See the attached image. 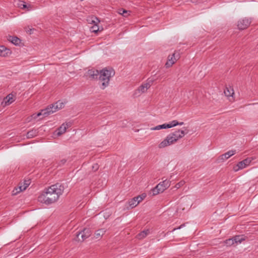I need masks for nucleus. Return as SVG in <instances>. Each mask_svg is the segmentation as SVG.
<instances>
[{
    "mask_svg": "<svg viewBox=\"0 0 258 258\" xmlns=\"http://www.w3.org/2000/svg\"><path fill=\"white\" fill-rule=\"evenodd\" d=\"M64 105V103L59 100L54 104L49 105L46 108L42 109L41 111L37 114H34L33 115V117L34 118H36L37 117L41 115H42L43 117L48 116L52 113L55 112L58 110L63 108Z\"/></svg>",
    "mask_w": 258,
    "mask_h": 258,
    "instance_id": "7ed1b4c3",
    "label": "nucleus"
},
{
    "mask_svg": "<svg viewBox=\"0 0 258 258\" xmlns=\"http://www.w3.org/2000/svg\"><path fill=\"white\" fill-rule=\"evenodd\" d=\"M183 123H184L183 122H178V125H180L183 124Z\"/></svg>",
    "mask_w": 258,
    "mask_h": 258,
    "instance_id": "c9c22d12",
    "label": "nucleus"
},
{
    "mask_svg": "<svg viewBox=\"0 0 258 258\" xmlns=\"http://www.w3.org/2000/svg\"><path fill=\"white\" fill-rule=\"evenodd\" d=\"M115 75V72L112 68H104L99 72V79L101 82V88L104 89L109 84L110 79Z\"/></svg>",
    "mask_w": 258,
    "mask_h": 258,
    "instance_id": "20e7f679",
    "label": "nucleus"
},
{
    "mask_svg": "<svg viewBox=\"0 0 258 258\" xmlns=\"http://www.w3.org/2000/svg\"><path fill=\"white\" fill-rule=\"evenodd\" d=\"M146 197V195L145 194H143L141 195H139L137 197H135V199L136 200H138V202H139V204Z\"/></svg>",
    "mask_w": 258,
    "mask_h": 258,
    "instance_id": "bb28decb",
    "label": "nucleus"
},
{
    "mask_svg": "<svg viewBox=\"0 0 258 258\" xmlns=\"http://www.w3.org/2000/svg\"><path fill=\"white\" fill-rule=\"evenodd\" d=\"M30 183V181L29 179L25 180L24 182V185L19 186V187H18V188L19 189V190L17 191L14 194H16L18 192H19L20 191L25 190L26 189V188L29 186ZM16 190H17L18 188H16Z\"/></svg>",
    "mask_w": 258,
    "mask_h": 258,
    "instance_id": "2eb2a0df",
    "label": "nucleus"
},
{
    "mask_svg": "<svg viewBox=\"0 0 258 258\" xmlns=\"http://www.w3.org/2000/svg\"><path fill=\"white\" fill-rule=\"evenodd\" d=\"M92 234L90 228H85L83 230L77 232L75 240L78 241L83 242L86 239L89 237Z\"/></svg>",
    "mask_w": 258,
    "mask_h": 258,
    "instance_id": "423d86ee",
    "label": "nucleus"
},
{
    "mask_svg": "<svg viewBox=\"0 0 258 258\" xmlns=\"http://www.w3.org/2000/svg\"><path fill=\"white\" fill-rule=\"evenodd\" d=\"M5 105H8L15 101L14 96L12 94H9L4 99Z\"/></svg>",
    "mask_w": 258,
    "mask_h": 258,
    "instance_id": "4468645a",
    "label": "nucleus"
},
{
    "mask_svg": "<svg viewBox=\"0 0 258 258\" xmlns=\"http://www.w3.org/2000/svg\"><path fill=\"white\" fill-rule=\"evenodd\" d=\"M99 72L97 70L92 69L87 72V76L91 79H97L99 77Z\"/></svg>",
    "mask_w": 258,
    "mask_h": 258,
    "instance_id": "9b49d317",
    "label": "nucleus"
},
{
    "mask_svg": "<svg viewBox=\"0 0 258 258\" xmlns=\"http://www.w3.org/2000/svg\"><path fill=\"white\" fill-rule=\"evenodd\" d=\"M224 93L225 96L227 97H231L234 94V90L231 87H226L224 90Z\"/></svg>",
    "mask_w": 258,
    "mask_h": 258,
    "instance_id": "f3484780",
    "label": "nucleus"
},
{
    "mask_svg": "<svg viewBox=\"0 0 258 258\" xmlns=\"http://www.w3.org/2000/svg\"><path fill=\"white\" fill-rule=\"evenodd\" d=\"M149 233L150 232L148 229L143 230L137 235V237L139 239H142L146 237L149 234Z\"/></svg>",
    "mask_w": 258,
    "mask_h": 258,
    "instance_id": "a211bd4d",
    "label": "nucleus"
},
{
    "mask_svg": "<svg viewBox=\"0 0 258 258\" xmlns=\"http://www.w3.org/2000/svg\"><path fill=\"white\" fill-rule=\"evenodd\" d=\"M183 226L182 225H180L178 228H174V230H176V229H180Z\"/></svg>",
    "mask_w": 258,
    "mask_h": 258,
    "instance_id": "f704fd0d",
    "label": "nucleus"
},
{
    "mask_svg": "<svg viewBox=\"0 0 258 258\" xmlns=\"http://www.w3.org/2000/svg\"><path fill=\"white\" fill-rule=\"evenodd\" d=\"M167 124L169 126V128H171L178 125V121H177L176 120H174L170 121L169 123Z\"/></svg>",
    "mask_w": 258,
    "mask_h": 258,
    "instance_id": "cd10ccee",
    "label": "nucleus"
},
{
    "mask_svg": "<svg viewBox=\"0 0 258 258\" xmlns=\"http://www.w3.org/2000/svg\"><path fill=\"white\" fill-rule=\"evenodd\" d=\"M235 244L240 243L242 241L244 240V238L242 235H236L232 237Z\"/></svg>",
    "mask_w": 258,
    "mask_h": 258,
    "instance_id": "4be33fe9",
    "label": "nucleus"
},
{
    "mask_svg": "<svg viewBox=\"0 0 258 258\" xmlns=\"http://www.w3.org/2000/svg\"><path fill=\"white\" fill-rule=\"evenodd\" d=\"M184 181H180V182H179L178 183H177L175 186V188L176 189H178L179 188H180V187H181L182 186H183L184 184Z\"/></svg>",
    "mask_w": 258,
    "mask_h": 258,
    "instance_id": "c756f323",
    "label": "nucleus"
},
{
    "mask_svg": "<svg viewBox=\"0 0 258 258\" xmlns=\"http://www.w3.org/2000/svg\"><path fill=\"white\" fill-rule=\"evenodd\" d=\"M38 133L37 130L32 129L31 131L27 132L26 137L27 139H31L36 137Z\"/></svg>",
    "mask_w": 258,
    "mask_h": 258,
    "instance_id": "dca6fc26",
    "label": "nucleus"
},
{
    "mask_svg": "<svg viewBox=\"0 0 258 258\" xmlns=\"http://www.w3.org/2000/svg\"><path fill=\"white\" fill-rule=\"evenodd\" d=\"M105 233V230L104 229H100L97 231H96L95 233V237L96 238H98L99 237L103 236Z\"/></svg>",
    "mask_w": 258,
    "mask_h": 258,
    "instance_id": "b1692460",
    "label": "nucleus"
},
{
    "mask_svg": "<svg viewBox=\"0 0 258 258\" xmlns=\"http://www.w3.org/2000/svg\"><path fill=\"white\" fill-rule=\"evenodd\" d=\"M185 133L184 131L180 130L175 131L168 135L166 138L158 145V147L161 149L172 145L175 143L179 139L183 137Z\"/></svg>",
    "mask_w": 258,
    "mask_h": 258,
    "instance_id": "f03ea898",
    "label": "nucleus"
},
{
    "mask_svg": "<svg viewBox=\"0 0 258 258\" xmlns=\"http://www.w3.org/2000/svg\"><path fill=\"white\" fill-rule=\"evenodd\" d=\"M224 243L227 246H230L235 244L233 238L226 239L224 241Z\"/></svg>",
    "mask_w": 258,
    "mask_h": 258,
    "instance_id": "a878e982",
    "label": "nucleus"
},
{
    "mask_svg": "<svg viewBox=\"0 0 258 258\" xmlns=\"http://www.w3.org/2000/svg\"><path fill=\"white\" fill-rule=\"evenodd\" d=\"M64 124L66 125V126H67V128L68 127H69V126H70V124L69 123H64Z\"/></svg>",
    "mask_w": 258,
    "mask_h": 258,
    "instance_id": "72a5a7b5",
    "label": "nucleus"
},
{
    "mask_svg": "<svg viewBox=\"0 0 258 258\" xmlns=\"http://www.w3.org/2000/svg\"><path fill=\"white\" fill-rule=\"evenodd\" d=\"M170 185V181L165 179L162 182L158 184L155 187L152 189L153 196L157 195L159 193L163 192L165 189L168 188Z\"/></svg>",
    "mask_w": 258,
    "mask_h": 258,
    "instance_id": "39448f33",
    "label": "nucleus"
},
{
    "mask_svg": "<svg viewBox=\"0 0 258 258\" xmlns=\"http://www.w3.org/2000/svg\"><path fill=\"white\" fill-rule=\"evenodd\" d=\"M67 159H62L60 160L59 162L58 163V166H62L67 162Z\"/></svg>",
    "mask_w": 258,
    "mask_h": 258,
    "instance_id": "7c9ffc66",
    "label": "nucleus"
},
{
    "mask_svg": "<svg viewBox=\"0 0 258 258\" xmlns=\"http://www.w3.org/2000/svg\"><path fill=\"white\" fill-rule=\"evenodd\" d=\"M31 30H31V29H30V31H29L30 34H31Z\"/></svg>",
    "mask_w": 258,
    "mask_h": 258,
    "instance_id": "4c0bfd02",
    "label": "nucleus"
},
{
    "mask_svg": "<svg viewBox=\"0 0 258 258\" xmlns=\"http://www.w3.org/2000/svg\"><path fill=\"white\" fill-rule=\"evenodd\" d=\"M176 53H173L171 55H169L168 56V60L166 63L165 66L167 68L171 67L172 64H173L177 58L175 57V55Z\"/></svg>",
    "mask_w": 258,
    "mask_h": 258,
    "instance_id": "f8f14e48",
    "label": "nucleus"
},
{
    "mask_svg": "<svg viewBox=\"0 0 258 258\" xmlns=\"http://www.w3.org/2000/svg\"><path fill=\"white\" fill-rule=\"evenodd\" d=\"M119 14L122 15L124 17H126L128 15V12L123 9H120L119 11Z\"/></svg>",
    "mask_w": 258,
    "mask_h": 258,
    "instance_id": "c85d7f7f",
    "label": "nucleus"
},
{
    "mask_svg": "<svg viewBox=\"0 0 258 258\" xmlns=\"http://www.w3.org/2000/svg\"><path fill=\"white\" fill-rule=\"evenodd\" d=\"M154 80H148V82L141 85L137 90L135 91V94L140 95L147 91L151 87L154 82Z\"/></svg>",
    "mask_w": 258,
    "mask_h": 258,
    "instance_id": "0eeeda50",
    "label": "nucleus"
},
{
    "mask_svg": "<svg viewBox=\"0 0 258 258\" xmlns=\"http://www.w3.org/2000/svg\"><path fill=\"white\" fill-rule=\"evenodd\" d=\"M8 40L15 45H18L20 43V39L16 36H10Z\"/></svg>",
    "mask_w": 258,
    "mask_h": 258,
    "instance_id": "aec40b11",
    "label": "nucleus"
},
{
    "mask_svg": "<svg viewBox=\"0 0 258 258\" xmlns=\"http://www.w3.org/2000/svg\"><path fill=\"white\" fill-rule=\"evenodd\" d=\"M67 130V126L64 124V123H63L58 128V132L57 133V135L58 136H60L62 135V134L64 133Z\"/></svg>",
    "mask_w": 258,
    "mask_h": 258,
    "instance_id": "5701e85b",
    "label": "nucleus"
},
{
    "mask_svg": "<svg viewBox=\"0 0 258 258\" xmlns=\"http://www.w3.org/2000/svg\"><path fill=\"white\" fill-rule=\"evenodd\" d=\"M250 23V20L245 18L238 21L237 27L240 30H244L247 28L249 26Z\"/></svg>",
    "mask_w": 258,
    "mask_h": 258,
    "instance_id": "1a4fd4ad",
    "label": "nucleus"
},
{
    "mask_svg": "<svg viewBox=\"0 0 258 258\" xmlns=\"http://www.w3.org/2000/svg\"><path fill=\"white\" fill-rule=\"evenodd\" d=\"M94 18L96 20V21L94 20H92V23H94V26L91 27L90 30L91 32L96 33L98 31H99V28L98 26L97 25V23L99 22V20L96 17H95Z\"/></svg>",
    "mask_w": 258,
    "mask_h": 258,
    "instance_id": "ddd939ff",
    "label": "nucleus"
},
{
    "mask_svg": "<svg viewBox=\"0 0 258 258\" xmlns=\"http://www.w3.org/2000/svg\"><path fill=\"white\" fill-rule=\"evenodd\" d=\"M63 190V186L57 183L49 187L45 192L41 194L38 197V200L46 205L51 204L57 201Z\"/></svg>",
    "mask_w": 258,
    "mask_h": 258,
    "instance_id": "f257e3e1",
    "label": "nucleus"
},
{
    "mask_svg": "<svg viewBox=\"0 0 258 258\" xmlns=\"http://www.w3.org/2000/svg\"><path fill=\"white\" fill-rule=\"evenodd\" d=\"M235 153H236L235 150H230V151L226 152L225 153L221 155V156H220L217 159V161H218V162H223L225 160L228 159L230 157H231L232 156L234 155Z\"/></svg>",
    "mask_w": 258,
    "mask_h": 258,
    "instance_id": "9d476101",
    "label": "nucleus"
},
{
    "mask_svg": "<svg viewBox=\"0 0 258 258\" xmlns=\"http://www.w3.org/2000/svg\"><path fill=\"white\" fill-rule=\"evenodd\" d=\"M129 207L131 208H134L139 204V202L136 200L135 197L130 200L128 202Z\"/></svg>",
    "mask_w": 258,
    "mask_h": 258,
    "instance_id": "6ab92c4d",
    "label": "nucleus"
},
{
    "mask_svg": "<svg viewBox=\"0 0 258 258\" xmlns=\"http://www.w3.org/2000/svg\"><path fill=\"white\" fill-rule=\"evenodd\" d=\"M31 30H31V29H30V31H29L30 34H31Z\"/></svg>",
    "mask_w": 258,
    "mask_h": 258,
    "instance_id": "e433bc0d",
    "label": "nucleus"
},
{
    "mask_svg": "<svg viewBox=\"0 0 258 258\" xmlns=\"http://www.w3.org/2000/svg\"><path fill=\"white\" fill-rule=\"evenodd\" d=\"M250 158H247L244 160L239 162L237 164L233 167V170L235 171H238L240 169H242L247 166L251 162Z\"/></svg>",
    "mask_w": 258,
    "mask_h": 258,
    "instance_id": "6e6552de",
    "label": "nucleus"
},
{
    "mask_svg": "<svg viewBox=\"0 0 258 258\" xmlns=\"http://www.w3.org/2000/svg\"><path fill=\"white\" fill-rule=\"evenodd\" d=\"M19 6L23 9H25L27 8V6L25 2H20V4H19Z\"/></svg>",
    "mask_w": 258,
    "mask_h": 258,
    "instance_id": "2f4dec72",
    "label": "nucleus"
},
{
    "mask_svg": "<svg viewBox=\"0 0 258 258\" xmlns=\"http://www.w3.org/2000/svg\"><path fill=\"white\" fill-rule=\"evenodd\" d=\"M8 50L4 46H0V55L2 56H5L7 54L6 51Z\"/></svg>",
    "mask_w": 258,
    "mask_h": 258,
    "instance_id": "393cba45",
    "label": "nucleus"
},
{
    "mask_svg": "<svg viewBox=\"0 0 258 258\" xmlns=\"http://www.w3.org/2000/svg\"><path fill=\"white\" fill-rule=\"evenodd\" d=\"M169 128V126L167 123H164L161 125H157L154 127L151 128V130H159L161 129Z\"/></svg>",
    "mask_w": 258,
    "mask_h": 258,
    "instance_id": "412c9836",
    "label": "nucleus"
},
{
    "mask_svg": "<svg viewBox=\"0 0 258 258\" xmlns=\"http://www.w3.org/2000/svg\"><path fill=\"white\" fill-rule=\"evenodd\" d=\"M98 168H99V165H98V164H95L92 166V169L94 171H96V170H97L98 169Z\"/></svg>",
    "mask_w": 258,
    "mask_h": 258,
    "instance_id": "473e14b6",
    "label": "nucleus"
}]
</instances>
